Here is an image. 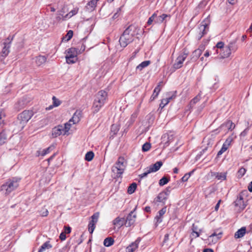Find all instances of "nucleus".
Instances as JSON below:
<instances>
[{
	"mask_svg": "<svg viewBox=\"0 0 252 252\" xmlns=\"http://www.w3.org/2000/svg\"><path fill=\"white\" fill-rule=\"evenodd\" d=\"M161 90V88H159V85H158L154 89V92L150 97V101L154 100L157 98Z\"/></svg>",
	"mask_w": 252,
	"mask_h": 252,
	"instance_id": "c85d7f7f",
	"label": "nucleus"
},
{
	"mask_svg": "<svg viewBox=\"0 0 252 252\" xmlns=\"http://www.w3.org/2000/svg\"><path fill=\"white\" fill-rule=\"evenodd\" d=\"M114 243V240L112 237H107L105 238L103 242V244L106 247H110Z\"/></svg>",
	"mask_w": 252,
	"mask_h": 252,
	"instance_id": "473e14b6",
	"label": "nucleus"
},
{
	"mask_svg": "<svg viewBox=\"0 0 252 252\" xmlns=\"http://www.w3.org/2000/svg\"><path fill=\"white\" fill-rule=\"evenodd\" d=\"M237 40L235 39L230 41L227 45L228 48L230 49L231 52H235L238 49V46L236 44Z\"/></svg>",
	"mask_w": 252,
	"mask_h": 252,
	"instance_id": "393cba45",
	"label": "nucleus"
},
{
	"mask_svg": "<svg viewBox=\"0 0 252 252\" xmlns=\"http://www.w3.org/2000/svg\"><path fill=\"white\" fill-rule=\"evenodd\" d=\"M151 173V172L149 169V168L147 167L146 171L144 173H142V174H141L139 175V177L140 178V180L139 181V182L140 181V180L142 178L146 177L149 174H150Z\"/></svg>",
	"mask_w": 252,
	"mask_h": 252,
	"instance_id": "49530a36",
	"label": "nucleus"
},
{
	"mask_svg": "<svg viewBox=\"0 0 252 252\" xmlns=\"http://www.w3.org/2000/svg\"><path fill=\"white\" fill-rule=\"evenodd\" d=\"M157 16V14L154 13L148 19L147 21V25H150L152 23L154 22L155 23V19Z\"/></svg>",
	"mask_w": 252,
	"mask_h": 252,
	"instance_id": "37998d69",
	"label": "nucleus"
},
{
	"mask_svg": "<svg viewBox=\"0 0 252 252\" xmlns=\"http://www.w3.org/2000/svg\"><path fill=\"white\" fill-rule=\"evenodd\" d=\"M231 53L232 52L230 51V49H229L226 45L224 46L221 50H220V55H221V58H225L229 57Z\"/></svg>",
	"mask_w": 252,
	"mask_h": 252,
	"instance_id": "412c9836",
	"label": "nucleus"
},
{
	"mask_svg": "<svg viewBox=\"0 0 252 252\" xmlns=\"http://www.w3.org/2000/svg\"><path fill=\"white\" fill-rule=\"evenodd\" d=\"M71 124L65 123L64 126L59 125L52 129V136L57 137L61 134H65L70 128Z\"/></svg>",
	"mask_w": 252,
	"mask_h": 252,
	"instance_id": "0eeeda50",
	"label": "nucleus"
},
{
	"mask_svg": "<svg viewBox=\"0 0 252 252\" xmlns=\"http://www.w3.org/2000/svg\"><path fill=\"white\" fill-rule=\"evenodd\" d=\"M215 175L218 180H224L226 179V174L224 173H216Z\"/></svg>",
	"mask_w": 252,
	"mask_h": 252,
	"instance_id": "4c0bfd02",
	"label": "nucleus"
},
{
	"mask_svg": "<svg viewBox=\"0 0 252 252\" xmlns=\"http://www.w3.org/2000/svg\"><path fill=\"white\" fill-rule=\"evenodd\" d=\"M125 221L124 218L117 217L113 220V224L115 226L120 227L124 224H125Z\"/></svg>",
	"mask_w": 252,
	"mask_h": 252,
	"instance_id": "4be33fe9",
	"label": "nucleus"
},
{
	"mask_svg": "<svg viewBox=\"0 0 252 252\" xmlns=\"http://www.w3.org/2000/svg\"><path fill=\"white\" fill-rule=\"evenodd\" d=\"M222 232L221 231H215L210 236H209L208 240H211L215 237L221 238Z\"/></svg>",
	"mask_w": 252,
	"mask_h": 252,
	"instance_id": "72a5a7b5",
	"label": "nucleus"
},
{
	"mask_svg": "<svg viewBox=\"0 0 252 252\" xmlns=\"http://www.w3.org/2000/svg\"><path fill=\"white\" fill-rule=\"evenodd\" d=\"M200 95H198L195 97H194L190 102V106H193L194 104H195L200 99Z\"/></svg>",
	"mask_w": 252,
	"mask_h": 252,
	"instance_id": "a19ab883",
	"label": "nucleus"
},
{
	"mask_svg": "<svg viewBox=\"0 0 252 252\" xmlns=\"http://www.w3.org/2000/svg\"><path fill=\"white\" fill-rule=\"evenodd\" d=\"M246 169L243 167L241 168L238 171L237 174L239 178L242 177L245 174Z\"/></svg>",
	"mask_w": 252,
	"mask_h": 252,
	"instance_id": "c03bdc74",
	"label": "nucleus"
},
{
	"mask_svg": "<svg viewBox=\"0 0 252 252\" xmlns=\"http://www.w3.org/2000/svg\"><path fill=\"white\" fill-rule=\"evenodd\" d=\"M224 43L223 42H219L216 46V47L218 49H220V50L224 47Z\"/></svg>",
	"mask_w": 252,
	"mask_h": 252,
	"instance_id": "4d7b16f0",
	"label": "nucleus"
},
{
	"mask_svg": "<svg viewBox=\"0 0 252 252\" xmlns=\"http://www.w3.org/2000/svg\"><path fill=\"white\" fill-rule=\"evenodd\" d=\"M137 116V114L136 113H134L131 115V118L128 122L129 123V125H131L134 122Z\"/></svg>",
	"mask_w": 252,
	"mask_h": 252,
	"instance_id": "3c124183",
	"label": "nucleus"
},
{
	"mask_svg": "<svg viewBox=\"0 0 252 252\" xmlns=\"http://www.w3.org/2000/svg\"><path fill=\"white\" fill-rule=\"evenodd\" d=\"M48 122L49 120L48 118H44L39 122V126L40 127H43L44 126L48 125Z\"/></svg>",
	"mask_w": 252,
	"mask_h": 252,
	"instance_id": "79ce46f5",
	"label": "nucleus"
},
{
	"mask_svg": "<svg viewBox=\"0 0 252 252\" xmlns=\"http://www.w3.org/2000/svg\"><path fill=\"white\" fill-rule=\"evenodd\" d=\"M97 1V0H92L88 2L85 7L87 10L89 12L94 11L96 6Z\"/></svg>",
	"mask_w": 252,
	"mask_h": 252,
	"instance_id": "6ab92c4d",
	"label": "nucleus"
},
{
	"mask_svg": "<svg viewBox=\"0 0 252 252\" xmlns=\"http://www.w3.org/2000/svg\"><path fill=\"white\" fill-rule=\"evenodd\" d=\"M126 165V162L125 158L122 157H119L115 165L112 167V171L116 177H120L124 173Z\"/></svg>",
	"mask_w": 252,
	"mask_h": 252,
	"instance_id": "423d86ee",
	"label": "nucleus"
},
{
	"mask_svg": "<svg viewBox=\"0 0 252 252\" xmlns=\"http://www.w3.org/2000/svg\"><path fill=\"white\" fill-rule=\"evenodd\" d=\"M14 35H9L8 36L3 40L2 43V48L0 53V62L5 63L4 61L5 58L10 53V48L11 43L13 40Z\"/></svg>",
	"mask_w": 252,
	"mask_h": 252,
	"instance_id": "20e7f679",
	"label": "nucleus"
},
{
	"mask_svg": "<svg viewBox=\"0 0 252 252\" xmlns=\"http://www.w3.org/2000/svg\"><path fill=\"white\" fill-rule=\"evenodd\" d=\"M52 247V245L50 244L49 241H46L43 243L40 248H39L37 252H43L47 250H49Z\"/></svg>",
	"mask_w": 252,
	"mask_h": 252,
	"instance_id": "a878e982",
	"label": "nucleus"
},
{
	"mask_svg": "<svg viewBox=\"0 0 252 252\" xmlns=\"http://www.w3.org/2000/svg\"><path fill=\"white\" fill-rule=\"evenodd\" d=\"M76 49H77L78 53L81 54L85 51V50L86 49V46L84 44L82 43L80 48H76Z\"/></svg>",
	"mask_w": 252,
	"mask_h": 252,
	"instance_id": "864d4df0",
	"label": "nucleus"
},
{
	"mask_svg": "<svg viewBox=\"0 0 252 252\" xmlns=\"http://www.w3.org/2000/svg\"><path fill=\"white\" fill-rule=\"evenodd\" d=\"M21 179L20 178L17 177L9 179L5 184L1 186V190L5 191L6 194H9L19 187Z\"/></svg>",
	"mask_w": 252,
	"mask_h": 252,
	"instance_id": "7ed1b4c3",
	"label": "nucleus"
},
{
	"mask_svg": "<svg viewBox=\"0 0 252 252\" xmlns=\"http://www.w3.org/2000/svg\"><path fill=\"white\" fill-rule=\"evenodd\" d=\"M73 36V31L71 30H69L67 34L65 35V38H66V40L68 41Z\"/></svg>",
	"mask_w": 252,
	"mask_h": 252,
	"instance_id": "603ef678",
	"label": "nucleus"
},
{
	"mask_svg": "<svg viewBox=\"0 0 252 252\" xmlns=\"http://www.w3.org/2000/svg\"><path fill=\"white\" fill-rule=\"evenodd\" d=\"M176 92L168 93L166 94L168 96L164 99L167 100L169 103L171 99L174 98L176 97Z\"/></svg>",
	"mask_w": 252,
	"mask_h": 252,
	"instance_id": "58836bf2",
	"label": "nucleus"
},
{
	"mask_svg": "<svg viewBox=\"0 0 252 252\" xmlns=\"http://www.w3.org/2000/svg\"><path fill=\"white\" fill-rule=\"evenodd\" d=\"M136 187L137 184L135 183H132L128 188L127 192L130 194L133 193L135 191Z\"/></svg>",
	"mask_w": 252,
	"mask_h": 252,
	"instance_id": "f704fd0d",
	"label": "nucleus"
},
{
	"mask_svg": "<svg viewBox=\"0 0 252 252\" xmlns=\"http://www.w3.org/2000/svg\"><path fill=\"white\" fill-rule=\"evenodd\" d=\"M151 148V144L150 143L146 142L142 146V151L143 152H147L150 150Z\"/></svg>",
	"mask_w": 252,
	"mask_h": 252,
	"instance_id": "a18cd8bd",
	"label": "nucleus"
},
{
	"mask_svg": "<svg viewBox=\"0 0 252 252\" xmlns=\"http://www.w3.org/2000/svg\"><path fill=\"white\" fill-rule=\"evenodd\" d=\"M168 104V101L166 99H162L161 101L159 104V107L162 109L164 108L167 104Z\"/></svg>",
	"mask_w": 252,
	"mask_h": 252,
	"instance_id": "8fccbe9b",
	"label": "nucleus"
},
{
	"mask_svg": "<svg viewBox=\"0 0 252 252\" xmlns=\"http://www.w3.org/2000/svg\"><path fill=\"white\" fill-rule=\"evenodd\" d=\"M188 55V53H186L185 51L181 53L176 59L175 62L173 64L174 68L175 69L180 68L182 66L183 63L187 58Z\"/></svg>",
	"mask_w": 252,
	"mask_h": 252,
	"instance_id": "1a4fd4ad",
	"label": "nucleus"
},
{
	"mask_svg": "<svg viewBox=\"0 0 252 252\" xmlns=\"http://www.w3.org/2000/svg\"><path fill=\"white\" fill-rule=\"evenodd\" d=\"M107 93L103 90L99 91L95 95L92 106L94 113H97L103 106L107 98Z\"/></svg>",
	"mask_w": 252,
	"mask_h": 252,
	"instance_id": "f03ea898",
	"label": "nucleus"
},
{
	"mask_svg": "<svg viewBox=\"0 0 252 252\" xmlns=\"http://www.w3.org/2000/svg\"><path fill=\"white\" fill-rule=\"evenodd\" d=\"M189 178V175L185 174V175L182 178L181 180L183 182H187Z\"/></svg>",
	"mask_w": 252,
	"mask_h": 252,
	"instance_id": "680f3d73",
	"label": "nucleus"
},
{
	"mask_svg": "<svg viewBox=\"0 0 252 252\" xmlns=\"http://www.w3.org/2000/svg\"><path fill=\"white\" fill-rule=\"evenodd\" d=\"M231 142V140L230 139H227L225 142L223 143L222 147H224L225 150H227Z\"/></svg>",
	"mask_w": 252,
	"mask_h": 252,
	"instance_id": "09e8293b",
	"label": "nucleus"
},
{
	"mask_svg": "<svg viewBox=\"0 0 252 252\" xmlns=\"http://www.w3.org/2000/svg\"><path fill=\"white\" fill-rule=\"evenodd\" d=\"M226 150H225L224 147H221L220 150L218 152L217 154V156L219 157L221 155H222L224 152H225Z\"/></svg>",
	"mask_w": 252,
	"mask_h": 252,
	"instance_id": "0e129e2a",
	"label": "nucleus"
},
{
	"mask_svg": "<svg viewBox=\"0 0 252 252\" xmlns=\"http://www.w3.org/2000/svg\"><path fill=\"white\" fill-rule=\"evenodd\" d=\"M166 211V208L164 207L158 212V215L155 218L156 225L162 222L163 216L165 214Z\"/></svg>",
	"mask_w": 252,
	"mask_h": 252,
	"instance_id": "ddd939ff",
	"label": "nucleus"
},
{
	"mask_svg": "<svg viewBox=\"0 0 252 252\" xmlns=\"http://www.w3.org/2000/svg\"><path fill=\"white\" fill-rule=\"evenodd\" d=\"M135 209L136 208L131 211L125 219V225L126 227H130L134 223L136 217V214H134Z\"/></svg>",
	"mask_w": 252,
	"mask_h": 252,
	"instance_id": "f8f14e48",
	"label": "nucleus"
},
{
	"mask_svg": "<svg viewBox=\"0 0 252 252\" xmlns=\"http://www.w3.org/2000/svg\"><path fill=\"white\" fill-rule=\"evenodd\" d=\"M81 116V112L80 111H76L73 114L72 118L70 119L67 123L71 124V125L72 124L78 123L80 121Z\"/></svg>",
	"mask_w": 252,
	"mask_h": 252,
	"instance_id": "dca6fc26",
	"label": "nucleus"
},
{
	"mask_svg": "<svg viewBox=\"0 0 252 252\" xmlns=\"http://www.w3.org/2000/svg\"><path fill=\"white\" fill-rule=\"evenodd\" d=\"M52 99L53 101V106L54 107H57L61 104V101L55 96H53Z\"/></svg>",
	"mask_w": 252,
	"mask_h": 252,
	"instance_id": "de8ad7c7",
	"label": "nucleus"
},
{
	"mask_svg": "<svg viewBox=\"0 0 252 252\" xmlns=\"http://www.w3.org/2000/svg\"><path fill=\"white\" fill-rule=\"evenodd\" d=\"M207 21H203L198 27V39H200L205 34H206L209 30V26L207 23Z\"/></svg>",
	"mask_w": 252,
	"mask_h": 252,
	"instance_id": "9b49d317",
	"label": "nucleus"
},
{
	"mask_svg": "<svg viewBox=\"0 0 252 252\" xmlns=\"http://www.w3.org/2000/svg\"><path fill=\"white\" fill-rule=\"evenodd\" d=\"M60 239L62 241H63L66 239L65 233L64 232H62L60 235Z\"/></svg>",
	"mask_w": 252,
	"mask_h": 252,
	"instance_id": "e2e57ef3",
	"label": "nucleus"
},
{
	"mask_svg": "<svg viewBox=\"0 0 252 252\" xmlns=\"http://www.w3.org/2000/svg\"><path fill=\"white\" fill-rule=\"evenodd\" d=\"M94 157V154L92 151H89L86 154L85 159L88 161H91Z\"/></svg>",
	"mask_w": 252,
	"mask_h": 252,
	"instance_id": "c9c22d12",
	"label": "nucleus"
},
{
	"mask_svg": "<svg viewBox=\"0 0 252 252\" xmlns=\"http://www.w3.org/2000/svg\"><path fill=\"white\" fill-rule=\"evenodd\" d=\"M48 215V211L47 209H44L43 212L41 214L42 217H46Z\"/></svg>",
	"mask_w": 252,
	"mask_h": 252,
	"instance_id": "774afa93",
	"label": "nucleus"
},
{
	"mask_svg": "<svg viewBox=\"0 0 252 252\" xmlns=\"http://www.w3.org/2000/svg\"><path fill=\"white\" fill-rule=\"evenodd\" d=\"M167 17L170 18V15L166 14H162L159 16H157V15L155 19V23L160 24L162 23Z\"/></svg>",
	"mask_w": 252,
	"mask_h": 252,
	"instance_id": "cd10ccee",
	"label": "nucleus"
},
{
	"mask_svg": "<svg viewBox=\"0 0 252 252\" xmlns=\"http://www.w3.org/2000/svg\"><path fill=\"white\" fill-rule=\"evenodd\" d=\"M205 46L203 45H201L199 46L198 49H197V50H199L200 51V53L202 54L203 51L205 50Z\"/></svg>",
	"mask_w": 252,
	"mask_h": 252,
	"instance_id": "338daca9",
	"label": "nucleus"
},
{
	"mask_svg": "<svg viewBox=\"0 0 252 252\" xmlns=\"http://www.w3.org/2000/svg\"><path fill=\"white\" fill-rule=\"evenodd\" d=\"M221 238H218L217 237H215L213 238H212L211 240H208L210 243H213V244H216L218 241Z\"/></svg>",
	"mask_w": 252,
	"mask_h": 252,
	"instance_id": "052dcab7",
	"label": "nucleus"
},
{
	"mask_svg": "<svg viewBox=\"0 0 252 252\" xmlns=\"http://www.w3.org/2000/svg\"><path fill=\"white\" fill-rule=\"evenodd\" d=\"M163 163L161 161H157L155 164L150 165L148 168L150 170L151 173L155 172L158 171L161 166L162 165Z\"/></svg>",
	"mask_w": 252,
	"mask_h": 252,
	"instance_id": "aec40b11",
	"label": "nucleus"
},
{
	"mask_svg": "<svg viewBox=\"0 0 252 252\" xmlns=\"http://www.w3.org/2000/svg\"><path fill=\"white\" fill-rule=\"evenodd\" d=\"M169 181V179L166 177H163L159 181V185L160 186H163L167 184Z\"/></svg>",
	"mask_w": 252,
	"mask_h": 252,
	"instance_id": "ea45409f",
	"label": "nucleus"
},
{
	"mask_svg": "<svg viewBox=\"0 0 252 252\" xmlns=\"http://www.w3.org/2000/svg\"><path fill=\"white\" fill-rule=\"evenodd\" d=\"M168 189H167L166 191H163L160 192L158 196L155 198V200L157 202H164L165 200L167 199V197L169 195L168 193Z\"/></svg>",
	"mask_w": 252,
	"mask_h": 252,
	"instance_id": "4468645a",
	"label": "nucleus"
},
{
	"mask_svg": "<svg viewBox=\"0 0 252 252\" xmlns=\"http://www.w3.org/2000/svg\"><path fill=\"white\" fill-rule=\"evenodd\" d=\"M140 241V238H137L134 242H132L126 248V252H133L137 249Z\"/></svg>",
	"mask_w": 252,
	"mask_h": 252,
	"instance_id": "2eb2a0df",
	"label": "nucleus"
},
{
	"mask_svg": "<svg viewBox=\"0 0 252 252\" xmlns=\"http://www.w3.org/2000/svg\"><path fill=\"white\" fill-rule=\"evenodd\" d=\"M7 139V136L5 131H2L0 133V145H2L6 143Z\"/></svg>",
	"mask_w": 252,
	"mask_h": 252,
	"instance_id": "7c9ffc66",
	"label": "nucleus"
},
{
	"mask_svg": "<svg viewBox=\"0 0 252 252\" xmlns=\"http://www.w3.org/2000/svg\"><path fill=\"white\" fill-rule=\"evenodd\" d=\"M119 126L117 125H112L111 126V133L113 135H115L119 130Z\"/></svg>",
	"mask_w": 252,
	"mask_h": 252,
	"instance_id": "e433bc0d",
	"label": "nucleus"
},
{
	"mask_svg": "<svg viewBox=\"0 0 252 252\" xmlns=\"http://www.w3.org/2000/svg\"><path fill=\"white\" fill-rule=\"evenodd\" d=\"M235 206L239 207L241 210H243L246 207V205L244 203L243 197L241 195H239L236 200L234 202Z\"/></svg>",
	"mask_w": 252,
	"mask_h": 252,
	"instance_id": "f3484780",
	"label": "nucleus"
},
{
	"mask_svg": "<svg viewBox=\"0 0 252 252\" xmlns=\"http://www.w3.org/2000/svg\"><path fill=\"white\" fill-rule=\"evenodd\" d=\"M135 26L130 25L124 31L119 39V42L121 47L125 48L133 41L135 35Z\"/></svg>",
	"mask_w": 252,
	"mask_h": 252,
	"instance_id": "f257e3e1",
	"label": "nucleus"
},
{
	"mask_svg": "<svg viewBox=\"0 0 252 252\" xmlns=\"http://www.w3.org/2000/svg\"><path fill=\"white\" fill-rule=\"evenodd\" d=\"M62 16H63V14H58V15L57 16V17L56 18V21L58 22H60L62 20L63 21V17Z\"/></svg>",
	"mask_w": 252,
	"mask_h": 252,
	"instance_id": "69168bd1",
	"label": "nucleus"
},
{
	"mask_svg": "<svg viewBox=\"0 0 252 252\" xmlns=\"http://www.w3.org/2000/svg\"><path fill=\"white\" fill-rule=\"evenodd\" d=\"M79 54L77 49L75 48H70L67 51L65 56L66 62L68 64L75 63L77 60V54Z\"/></svg>",
	"mask_w": 252,
	"mask_h": 252,
	"instance_id": "6e6552de",
	"label": "nucleus"
},
{
	"mask_svg": "<svg viewBox=\"0 0 252 252\" xmlns=\"http://www.w3.org/2000/svg\"><path fill=\"white\" fill-rule=\"evenodd\" d=\"M55 147L54 145H51L46 149H43L42 151L38 150L36 151V156L39 157L41 156L42 157L45 156L46 155L50 153L54 149Z\"/></svg>",
	"mask_w": 252,
	"mask_h": 252,
	"instance_id": "a211bd4d",
	"label": "nucleus"
},
{
	"mask_svg": "<svg viewBox=\"0 0 252 252\" xmlns=\"http://www.w3.org/2000/svg\"><path fill=\"white\" fill-rule=\"evenodd\" d=\"M71 228L68 226H64V232L66 234H69L71 232Z\"/></svg>",
	"mask_w": 252,
	"mask_h": 252,
	"instance_id": "bf43d9fd",
	"label": "nucleus"
},
{
	"mask_svg": "<svg viewBox=\"0 0 252 252\" xmlns=\"http://www.w3.org/2000/svg\"><path fill=\"white\" fill-rule=\"evenodd\" d=\"M78 8H74L73 9L71 10L69 13L70 14L69 17H72L73 15H76L78 12Z\"/></svg>",
	"mask_w": 252,
	"mask_h": 252,
	"instance_id": "5fc2aeb1",
	"label": "nucleus"
},
{
	"mask_svg": "<svg viewBox=\"0 0 252 252\" xmlns=\"http://www.w3.org/2000/svg\"><path fill=\"white\" fill-rule=\"evenodd\" d=\"M33 115V113L31 110H25L19 114L16 123L19 130H21L24 128Z\"/></svg>",
	"mask_w": 252,
	"mask_h": 252,
	"instance_id": "39448f33",
	"label": "nucleus"
},
{
	"mask_svg": "<svg viewBox=\"0 0 252 252\" xmlns=\"http://www.w3.org/2000/svg\"><path fill=\"white\" fill-rule=\"evenodd\" d=\"M235 126V125L231 121H227L221 126V127H225L230 131H232Z\"/></svg>",
	"mask_w": 252,
	"mask_h": 252,
	"instance_id": "b1692460",
	"label": "nucleus"
},
{
	"mask_svg": "<svg viewBox=\"0 0 252 252\" xmlns=\"http://www.w3.org/2000/svg\"><path fill=\"white\" fill-rule=\"evenodd\" d=\"M151 63V62L150 61H145L143 62H142L141 63H140L137 66L136 69L137 70L141 71L143 68L146 67L148 66Z\"/></svg>",
	"mask_w": 252,
	"mask_h": 252,
	"instance_id": "c756f323",
	"label": "nucleus"
},
{
	"mask_svg": "<svg viewBox=\"0 0 252 252\" xmlns=\"http://www.w3.org/2000/svg\"><path fill=\"white\" fill-rule=\"evenodd\" d=\"M99 217V213L96 212L94 213L91 217V220L90 221L88 225V230L90 233H93L95 228V224L97 223Z\"/></svg>",
	"mask_w": 252,
	"mask_h": 252,
	"instance_id": "9d476101",
	"label": "nucleus"
},
{
	"mask_svg": "<svg viewBox=\"0 0 252 252\" xmlns=\"http://www.w3.org/2000/svg\"><path fill=\"white\" fill-rule=\"evenodd\" d=\"M4 113L2 111H0V126L3 123L4 121L3 118H4Z\"/></svg>",
	"mask_w": 252,
	"mask_h": 252,
	"instance_id": "13d9d810",
	"label": "nucleus"
},
{
	"mask_svg": "<svg viewBox=\"0 0 252 252\" xmlns=\"http://www.w3.org/2000/svg\"><path fill=\"white\" fill-rule=\"evenodd\" d=\"M246 232V228L245 227H242L238 229L234 234V237L236 239L243 237Z\"/></svg>",
	"mask_w": 252,
	"mask_h": 252,
	"instance_id": "5701e85b",
	"label": "nucleus"
},
{
	"mask_svg": "<svg viewBox=\"0 0 252 252\" xmlns=\"http://www.w3.org/2000/svg\"><path fill=\"white\" fill-rule=\"evenodd\" d=\"M202 54L200 51L196 49L194 50L191 56V60L193 62L196 61Z\"/></svg>",
	"mask_w": 252,
	"mask_h": 252,
	"instance_id": "2f4dec72",
	"label": "nucleus"
},
{
	"mask_svg": "<svg viewBox=\"0 0 252 252\" xmlns=\"http://www.w3.org/2000/svg\"><path fill=\"white\" fill-rule=\"evenodd\" d=\"M202 231L201 229H199V231H194V232H191V235L194 238L198 237L200 235V232Z\"/></svg>",
	"mask_w": 252,
	"mask_h": 252,
	"instance_id": "6e6d98bb",
	"label": "nucleus"
},
{
	"mask_svg": "<svg viewBox=\"0 0 252 252\" xmlns=\"http://www.w3.org/2000/svg\"><path fill=\"white\" fill-rule=\"evenodd\" d=\"M46 58L44 56H39L35 58V63L37 65L40 66L44 63L46 61Z\"/></svg>",
	"mask_w": 252,
	"mask_h": 252,
	"instance_id": "bb28decb",
	"label": "nucleus"
}]
</instances>
